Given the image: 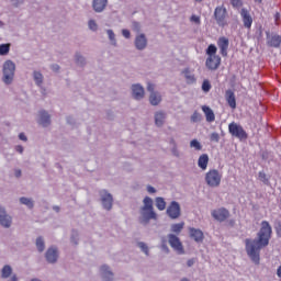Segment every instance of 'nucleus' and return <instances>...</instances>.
I'll return each instance as SVG.
<instances>
[{
    "label": "nucleus",
    "instance_id": "1",
    "mask_svg": "<svg viewBox=\"0 0 281 281\" xmlns=\"http://www.w3.org/2000/svg\"><path fill=\"white\" fill-rule=\"evenodd\" d=\"M270 238L271 225H269V222L263 221L261 223V228L258 233V238L245 239L246 254L255 265H260V251L263 247H267L269 245Z\"/></svg>",
    "mask_w": 281,
    "mask_h": 281
},
{
    "label": "nucleus",
    "instance_id": "2",
    "mask_svg": "<svg viewBox=\"0 0 281 281\" xmlns=\"http://www.w3.org/2000/svg\"><path fill=\"white\" fill-rule=\"evenodd\" d=\"M16 74V64L11 59L5 60L2 64V77L3 85L10 86L14 82V76Z\"/></svg>",
    "mask_w": 281,
    "mask_h": 281
},
{
    "label": "nucleus",
    "instance_id": "3",
    "mask_svg": "<svg viewBox=\"0 0 281 281\" xmlns=\"http://www.w3.org/2000/svg\"><path fill=\"white\" fill-rule=\"evenodd\" d=\"M205 183L209 188H218L221 186V181L223 180V173L217 169H211L205 173Z\"/></svg>",
    "mask_w": 281,
    "mask_h": 281
},
{
    "label": "nucleus",
    "instance_id": "4",
    "mask_svg": "<svg viewBox=\"0 0 281 281\" xmlns=\"http://www.w3.org/2000/svg\"><path fill=\"white\" fill-rule=\"evenodd\" d=\"M228 132L233 137H237V139H247V132L238 123H231L228 125Z\"/></svg>",
    "mask_w": 281,
    "mask_h": 281
},
{
    "label": "nucleus",
    "instance_id": "5",
    "mask_svg": "<svg viewBox=\"0 0 281 281\" xmlns=\"http://www.w3.org/2000/svg\"><path fill=\"white\" fill-rule=\"evenodd\" d=\"M168 240L170 247L173 248V251H177L179 255L186 254V250L183 249V244L181 243V239L175 234H169L168 235Z\"/></svg>",
    "mask_w": 281,
    "mask_h": 281
},
{
    "label": "nucleus",
    "instance_id": "6",
    "mask_svg": "<svg viewBox=\"0 0 281 281\" xmlns=\"http://www.w3.org/2000/svg\"><path fill=\"white\" fill-rule=\"evenodd\" d=\"M211 216L218 223H225L229 218V211L225 207L214 209Z\"/></svg>",
    "mask_w": 281,
    "mask_h": 281
},
{
    "label": "nucleus",
    "instance_id": "7",
    "mask_svg": "<svg viewBox=\"0 0 281 281\" xmlns=\"http://www.w3.org/2000/svg\"><path fill=\"white\" fill-rule=\"evenodd\" d=\"M167 215L172 221H176V218H179L181 216V205L177 201H172L169 206L167 207Z\"/></svg>",
    "mask_w": 281,
    "mask_h": 281
},
{
    "label": "nucleus",
    "instance_id": "8",
    "mask_svg": "<svg viewBox=\"0 0 281 281\" xmlns=\"http://www.w3.org/2000/svg\"><path fill=\"white\" fill-rule=\"evenodd\" d=\"M157 220V213L155 209H140V223L146 225L149 221Z\"/></svg>",
    "mask_w": 281,
    "mask_h": 281
},
{
    "label": "nucleus",
    "instance_id": "9",
    "mask_svg": "<svg viewBox=\"0 0 281 281\" xmlns=\"http://www.w3.org/2000/svg\"><path fill=\"white\" fill-rule=\"evenodd\" d=\"M101 203L104 210H111L113 207V195L108 190L100 191Z\"/></svg>",
    "mask_w": 281,
    "mask_h": 281
},
{
    "label": "nucleus",
    "instance_id": "10",
    "mask_svg": "<svg viewBox=\"0 0 281 281\" xmlns=\"http://www.w3.org/2000/svg\"><path fill=\"white\" fill-rule=\"evenodd\" d=\"M131 90H132V98H134V100H144V95H146V92L142 85L134 83L132 85Z\"/></svg>",
    "mask_w": 281,
    "mask_h": 281
},
{
    "label": "nucleus",
    "instance_id": "11",
    "mask_svg": "<svg viewBox=\"0 0 281 281\" xmlns=\"http://www.w3.org/2000/svg\"><path fill=\"white\" fill-rule=\"evenodd\" d=\"M134 45L136 49L143 52V49H146V47L148 46V38H146V35L144 33H140L136 35Z\"/></svg>",
    "mask_w": 281,
    "mask_h": 281
},
{
    "label": "nucleus",
    "instance_id": "12",
    "mask_svg": "<svg viewBox=\"0 0 281 281\" xmlns=\"http://www.w3.org/2000/svg\"><path fill=\"white\" fill-rule=\"evenodd\" d=\"M205 65L211 71H216V69L221 67V57L210 56L206 58Z\"/></svg>",
    "mask_w": 281,
    "mask_h": 281
},
{
    "label": "nucleus",
    "instance_id": "13",
    "mask_svg": "<svg viewBox=\"0 0 281 281\" xmlns=\"http://www.w3.org/2000/svg\"><path fill=\"white\" fill-rule=\"evenodd\" d=\"M0 225L7 228L12 225V217L5 212L3 206H0Z\"/></svg>",
    "mask_w": 281,
    "mask_h": 281
},
{
    "label": "nucleus",
    "instance_id": "14",
    "mask_svg": "<svg viewBox=\"0 0 281 281\" xmlns=\"http://www.w3.org/2000/svg\"><path fill=\"white\" fill-rule=\"evenodd\" d=\"M100 276L102 278V281H114L115 278L113 276V271H111V268L109 266L104 265L100 268Z\"/></svg>",
    "mask_w": 281,
    "mask_h": 281
},
{
    "label": "nucleus",
    "instance_id": "15",
    "mask_svg": "<svg viewBox=\"0 0 281 281\" xmlns=\"http://www.w3.org/2000/svg\"><path fill=\"white\" fill-rule=\"evenodd\" d=\"M227 14V10L223 7H217L214 12V16L218 23V25H225V16Z\"/></svg>",
    "mask_w": 281,
    "mask_h": 281
},
{
    "label": "nucleus",
    "instance_id": "16",
    "mask_svg": "<svg viewBox=\"0 0 281 281\" xmlns=\"http://www.w3.org/2000/svg\"><path fill=\"white\" fill-rule=\"evenodd\" d=\"M182 78H184L187 85H194L196 82V77L194 76V71L190 68H184L181 71Z\"/></svg>",
    "mask_w": 281,
    "mask_h": 281
},
{
    "label": "nucleus",
    "instance_id": "17",
    "mask_svg": "<svg viewBox=\"0 0 281 281\" xmlns=\"http://www.w3.org/2000/svg\"><path fill=\"white\" fill-rule=\"evenodd\" d=\"M189 236L192 238L195 243H203V231L194 227H189Z\"/></svg>",
    "mask_w": 281,
    "mask_h": 281
},
{
    "label": "nucleus",
    "instance_id": "18",
    "mask_svg": "<svg viewBox=\"0 0 281 281\" xmlns=\"http://www.w3.org/2000/svg\"><path fill=\"white\" fill-rule=\"evenodd\" d=\"M240 16L243 19L244 26H246L249 30L254 23V18H251V14L247 9H241Z\"/></svg>",
    "mask_w": 281,
    "mask_h": 281
},
{
    "label": "nucleus",
    "instance_id": "19",
    "mask_svg": "<svg viewBox=\"0 0 281 281\" xmlns=\"http://www.w3.org/2000/svg\"><path fill=\"white\" fill-rule=\"evenodd\" d=\"M106 5H109V0H92V10L97 13L106 10Z\"/></svg>",
    "mask_w": 281,
    "mask_h": 281
},
{
    "label": "nucleus",
    "instance_id": "20",
    "mask_svg": "<svg viewBox=\"0 0 281 281\" xmlns=\"http://www.w3.org/2000/svg\"><path fill=\"white\" fill-rule=\"evenodd\" d=\"M37 122L41 126H43L44 128H47V126L52 124V119L49 117V114L47 112L41 111Z\"/></svg>",
    "mask_w": 281,
    "mask_h": 281
},
{
    "label": "nucleus",
    "instance_id": "21",
    "mask_svg": "<svg viewBox=\"0 0 281 281\" xmlns=\"http://www.w3.org/2000/svg\"><path fill=\"white\" fill-rule=\"evenodd\" d=\"M217 47L220 48L222 56H227L229 40L227 37H220L217 41Z\"/></svg>",
    "mask_w": 281,
    "mask_h": 281
},
{
    "label": "nucleus",
    "instance_id": "22",
    "mask_svg": "<svg viewBox=\"0 0 281 281\" xmlns=\"http://www.w3.org/2000/svg\"><path fill=\"white\" fill-rule=\"evenodd\" d=\"M46 260L47 262L54 263L56 260H58V249L55 247L48 248L46 251Z\"/></svg>",
    "mask_w": 281,
    "mask_h": 281
},
{
    "label": "nucleus",
    "instance_id": "23",
    "mask_svg": "<svg viewBox=\"0 0 281 281\" xmlns=\"http://www.w3.org/2000/svg\"><path fill=\"white\" fill-rule=\"evenodd\" d=\"M210 164V156L207 154H202L198 159V167L203 171L207 170V165Z\"/></svg>",
    "mask_w": 281,
    "mask_h": 281
},
{
    "label": "nucleus",
    "instance_id": "24",
    "mask_svg": "<svg viewBox=\"0 0 281 281\" xmlns=\"http://www.w3.org/2000/svg\"><path fill=\"white\" fill-rule=\"evenodd\" d=\"M267 41H268V45H270V47H280V45H281V36L280 35L270 36L269 33H267Z\"/></svg>",
    "mask_w": 281,
    "mask_h": 281
},
{
    "label": "nucleus",
    "instance_id": "25",
    "mask_svg": "<svg viewBox=\"0 0 281 281\" xmlns=\"http://www.w3.org/2000/svg\"><path fill=\"white\" fill-rule=\"evenodd\" d=\"M149 104H151V106H159V104H161V93L151 92L149 94Z\"/></svg>",
    "mask_w": 281,
    "mask_h": 281
},
{
    "label": "nucleus",
    "instance_id": "26",
    "mask_svg": "<svg viewBox=\"0 0 281 281\" xmlns=\"http://www.w3.org/2000/svg\"><path fill=\"white\" fill-rule=\"evenodd\" d=\"M202 111L205 115L206 122H214L216 120V115H214V111L211 110L207 105H202Z\"/></svg>",
    "mask_w": 281,
    "mask_h": 281
},
{
    "label": "nucleus",
    "instance_id": "27",
    "mask_svg": "<svg viewBox=\"0 0 281 281\" xmlns=\"http://www.w3.org/2000/svg\"><path fill=\"white\" fill-rule=\"evenodd\" d=\"M226 101L228 106H231V109H236V94H234V91L232 90L226 91Z\"/></svg>",
    "mask_w": 281,
    "mask_h": 281
},
{
    "label": "nucleus",
    "instance_id": "28",
    "mask_svg": "<svg viewBox=\"0 0 281 281\" xmlns=\"http://www.w3.org/2000/svg\"><path fill=\"white\" fill-rule=\"evenodd\" d=\"M164 122H166V112L158 111L155 113V124L156 126H164Z\"/></svg>",
    "mask_w": 281,
    "mask_h": 281
},
{
    "label": "nucleus",
    "instance_id": "29",
    "mask_svg": "<svg viewBox=\"0 0 281 281\" xmlns=\"http://www.w3.org/2000/svg\"><path fill=\"white\" fill-rule=\"evenodd\" d=\"M140 210H154L153 199L150 196H145L143 200V206Z\"/></svg>",
    "mask_w": 281,
    "mask_h": 281
},
{
    "label": "nucleus",
    "instance_id": "30",
    "mask_svg": "<svg viewBox=\"0 0 281 281\" xmlns=\"http://www.w3.org/2000/svg\"><path fill=\"white\" fill-rule=\"evenodd\" d=\"M183 227H186V223H183V222L172 224L171 225V232L173 234H179L180 232H183Z\"/></svg>",
    "mask_w": 281,
    "mask_h": 281
},
{
    "label": "nucleus",
    "instance_id": "31",
    "mask_svg": "<svg viewBox=\"0 0 281 281\" xmlns=\"http://www.w3.org/2000/svg\"><path fill=\"white\" fill-rule=\"evenodd\" d=\"M12 276V267L9 265L4 266L1 270V278L8 279Z\"/></svg>",
    "mask_w": 281,
    "mask_h": 281
},
{
    "label": "nucleus",
    "instance_id": "32",
    "mask_svg": "<svg viewBox=\"0 0 281 281\" xmlns=\"http://www.w3.org/2000/svg\"><path fill=\"white\" fill-rule=\"evenodd\" d=\"M33 79L35 85H37V87H42L43 85V74H41L40 71H34L33 72Z\"/></svg>",
    "mask_w": 281,
    "mask_h": 281
},
{
    "label": "nucleus",
    "instance_id": "33",
    "mask_svg": "<svg viewBox=\"0 0 281 281\" xmlns=\"http://www.w3.org/2000/svg\"><path fill=\"white\" fill-rule=\"evenodd\" d=\"M155 201L157 210L164 212V210H166V200H164V198H156Z\"/></svg>",
    "mask_w": 281,
    "mask_h": 281
},
{
    "label": "nucleus",
    "instance_id": "34",
    "mask_svg": "<svg viewBox=\"0 0 281 281\" xmlns=\"http://www.w3.org/2000/svg\"><path fill=\"white\" fill-rule=\"evenodd\" d=\"M20 203H22V205H26L29 210H32V207H34V201L30 198H20Z\"/></svg>",
    "mask_w": 281,
    "mask_h": 281
},
{
    "label": "nucleus",
    "instance_id": "35",
    "mask_svg": "<svg viewBox=\"0 0 281 281\" xmlns=\"http://www.w3.org/2000/svg\"><path fill=\"white\" fill-rule=\"evenodd\" d=\"M88 27L91 32H98V30H99L98 22L93 19L89 20L88 21Z\"/></svg>",
    "mask_w": 281,
    "mask_h": 281
},
{
    "label": "nucleus",
    "instance_id": "36",
    "mask_svg": "<svg viewBox=\"0 0 281 281\" xmlns=\"http://www.w3.org/2000/svg\"><path fill=\"white\" fill-rule=\"evenodd\" d=\"M190 148H194V150H203V145L198 139H192L190 142Z\"/></svg>",
    "mask_w": 281,
    "mask_h": 281
},
{
    "label": "nucleus",
    "instance_id": "37",
    "mask_svg": "<svg viewBox=\"0 0 281 281\" xmlns=\"http://www.w3.org/2000/svg\"><path fill=\"white\" fill-rule=\"evenodd\" d=\"M10 54V44L0 45V56H8Z\"/></svg>",
    "mask_w": 281,
    "mask_h": 281
},
{
    "label": "nucleus",
    "instance_id": "38",
    "mask_svg": "<svg viewBox=\"0 0 281 281\" xmlns=\"http://www.w3.org/2000/svg\"><path fill=\"white\" fill-rule=\"evenodd\" d=\"M170 144L172 145L171 154L173 155V157H181V153L179 151V148H177V143L175 142V139H171Z\"/></svg>",
    "mask_w": 281,
    "mask_h": 281
},
{
    "label": "nucleus",
    "instance_id": "39",
    "mask_svg": "<svg viewBox=\"0 0 281 281\" xmlns=\"http://www.w3.org/2000/svg\"><path fill=\"white\" fill-rule=\"evenodd\" d=\"M106 34H108L109 40L111 41L112 45L114 47H116L117 46V40H115V33L113 32V30H108Z\"/></svg>",
    "mask_w": 281,
    "mask_h": 281
},
{
    "label": "nucleus",
    "instance_id": "40",
    "mask_svg": "<svg viewBox=\"0 0 281 281\" xmlns=\"http://www.w3.org/2000/svg\"><path fill=\"white\" fill-rule=\"evenodd\" d=\"M211 89H212V83H210V80L205 79L202 83V91L204 93H210Z\"/></svg>",
    "mask_w": 281,
    "mask_h": 281
},
{
    "label": "nucleus",
    "instance_id": "41",
    "mask_svg": "<svg viewBox=\"0 0 281 281\" xmlns=\"http://www.w3.org/2000/svg\"><path fill=\"white\" fill-rule=\"evenodd\" d=\"M216 52H217V48L214 44L209 45V47L206 49V54L209 57L210 56H218V55H216Z\"/></svg>",
    "mask_w": 281,
    "mask_h": 281
},
{
    "label": "nucleus",
    "instance_id": "42",
    "mask_svg": "<svg viewBox=\"0 0 281 281\" xmlns=\"http://www.w3.org/2000/svg\"><path fill=\"white\" fill-rule=\"evenodd\" d=\"M258 179H259V181H261L266 186H269V178H267V173L266 172L260 171L258 173Z\"/></svg>",
    "mask_w": 281,
    "mask_h": 281
},
{
    "label": "nucleus",
    "instance_id": "43",
    "mask_svg": "<svg viewBox=\"0 0 281 281\" xmlns=\"http://www.w3.org/2000/svg\"><path fill=\"white\" fill-rule=\"evenodd\" d=\"M36 248L38 251H45V241L41 237L36 239Z\"/></svg>",
    "mask_w": 281,
    "mask_h": 281
},
{
    "label": "nucleus",
    "instance_id": "44",
    "mask_svg": "<svg viewBox=\"0 0 281 281\" xmlns=\"http://www.w3.org/2000/svg\"><path fill=\"white\" fill-rule=\"evenodd\" d=\"M137 247H139V249L144 252L145 256H148V245H146V243L139 241L137 244Z\"/></svg>",
    "mask_w": 281,
    "mask_h": 281
},
{
    "label": "nucleus",
    "instance_id": "45",
    "mask_svg": "<svg viewBox=\"0 0 281 281\" xmlns=\"http://www.w3.org/2000/svg\"><path fill=\"white\" fill-rule=\"evenodd\" d=\"M75 60L77 65H85V57L80 53L75 55Z\"/></svg>",
    "mask_w": 281,
    "mask_h": 281
},
{
    "label": "nucleus",
    "instance_id": "46",
    "mask_svg": "<svg viewBox=\"0 0 281 281\" xmlns=\"http://www.w3.org/2000/svg\"><path fill=\"white\" fill-rule=\"evenodd\" d=\"M203 120V115L199 112H194L191 116V122H201Z\"/></svg>",
    "mask_w": 281,
    "mask_h": 281
},
{
    "label": "nucleus",
    "instance_id": "47",
    "mask_svg": "<svg viewBox=\"0 0 281 281\" xmlns=\"http://www.w3.org/2000/svg\"><path fill=\"white\" fill-rule=\"evenodd\" d=\"M210 139H211V142L218 143V140L221 139V136L218 135V133L214 132L211 134Z\"/></svg>",
    "mask_w": 281,
    "mask_h": 281
},
{
    "label": "nucleus",
    "instance_id": "48",
    "mask_svg": "<svg viewBox=\"0 0 281 281\" xmlns=\"http://www.w3.org/2000/svg\"><path fill=\"white\" fill-rule=\"evenodd\" d=\"M233 8H240L243 5V0H231Z\"/></svg>",
    "mask_w": 281,
    "mask_h": 281
},
{
    "label": "nucleus",
    "instance_id": "49",
    "mask_svg": "<svg viewBox=\"0 0 281 281\" xmlns=\"http://www.w3.org/2000/svg\"><path fill=\"white\" fill-rule=\"evenodd\" d=\"M134 32H139V30H142V25H139L138 22H133V25H132Z\"/></svg>",
    "mask_w": 281,
    "mask_h": 281
},
{
    "label": "nucleus",
    "instance_id": "50",
    "mask_svg": "<svg viewBox=\"0 0 281 281\" xmlns=\"http://www.w3.org/2000/svg\"><path fill=\"white\" fill-rule=\"evenodd\" d=\"M191 21L192 23H196V25H199L201 23V18L198 15H192Z\"/></svg>",
    "mask_w": 281,
    "mask_h": 281
},
{
    "label": "nucleus",
    "instance_id": "51",
    "mask_svg": "<svg viewBox=\"0 0 281 281\" xmlns=\"http://www.w3.org/2000/svg\"><path fill=\"white\" fill-rule=\"evenodd\" d=\"M122 35L124 36V38H131V31L123 29Z\"/></svg>",
    "mask_w": 281,
    "mask_h": 281
},
{
    "label": "nucleus",
    "instance_id": "52",
    "mask_svg": "<svg viewBox=\"0 0 281 281\" xmlns=\"http://www.w3.org/2000/svg\"><path fill=\"white\" fill-rule=\"evenodd\" d=\"M147 192L148 194H155L157 192V189H155L153 186H147Z\"/></svg>",
    "mask_w": 281,
    "mask_h": 281
},
{
    "label": "nucleus",
    "instance_id": "53",
    "mask_svg": "<svg viewBox=\"0 0 281 281\" xmlns=\"http://www.w3.org/2000/svg\"><path fill=\"white\" fill-rule=\"evenodd\" d=\"M147 91H149V93L155 92V85L148 83V85H147Z\"/></svg>",
    "mask_w": 281,
    "mask_h": 281
},
{
    "label": "nucleus",
    "instance_id": "54",
    "mask_svg": "<svg viewBox=\"0 0 281 281\" xmlns=\"http://www.w3.org/2000/svg\"><path fill=\"white\" fill-rule=\"evenodd\" d=\"M161 249H162V251H164L165 254H169V252H170V248H168V245H166V244H162V245H161Z\"/></svg>",
    "mask_w": 281,
    "mask_h": 281
},
{
    "label": "nucleus",
    "instance_id": "55",
    "mask_svg": "<svg viewBox=\"0 0 281 281\" xmlns=\"http://www.w3.org/2000/svg\"><path fill=\"white\" fill-rule=\"evenodd\" d=\"M15 150H16V153H20V155H23V146H21V145H18V146H15Z\"/></svg>",
    "mask_w": 281,
    "mask_h": 281
},
{
    "label": "nucleus",
    "instance_id": "56",
    "mask_svg": "<svg viewBox=\"0 0 281 281\" xmlns=\"http://www.w3.org/2000/svg\"><path fill=\"white\" fill-rule=\"evenodd\" d=\"M19 139H21L22 142H26L27 140V136H25V134L20 133L19 134Z\"/></svg>",
    "mask_w": 281,
    "mask_h": 281
},
{
    "label": "nucleus",
    "instance_id": "57",
    "mask_svg": "<svg viewBox=\"0 0 281 281\" xmlns=\"http://www.w3.org/2000/svg\"><path fill=\"white\" fill-rule=\"evenodd\" d=\"M50 69H52L53 71H58V70L60 69V66H58V64H55V65H52V66H50Z\"/></svg>",
    "mask_w": 281,
    "mask_h": 281
},
{
    "label": "nucleus",
    "instance_id": "58",
    "mask_svg": "<svg viewBox=\"0 0 281 281\" xmlns=\"http://www.w3.org/2000/svg\"><path fill=\"white\" fill-rule=\"evenodd\" d=\"M14 175H15V177H21V169H15L14 170Z\"/></svg>",
    "mask_w": 281,
    "mask_h": 281
},
{
    "label": "nucleus",
    "instance_id": "59",
    "mask_svg": "<svg viewBox=\"0 0 281 281\" xmlns=\"http://www.w3.org/2000/svg\"><path fill=\"white\" fill-rule=\"evenodd\" d=\"M277 276H278V278L281 279V266H279L277 269Z\"/></svg>",
    "mask_w": 281,
    "mask_h": 281
},
{
    "label": "nucleus",
    "instance_id": "60",
    "mask_svg": "<svg viewBox=\"0 0 281 281\" xmlns=\"http://www.w3.org/2000/svg\"><path fill=\"white\" fill-rule=\"evenodd\" d=\"M9 281H19V278L16 277V274H13V276L9 279Z\"/></svg>",
    "mask_w": 281,
    "mask_h": 281
},
{
    "label": "nucleus",
    "instance_id": "61",
    "mask_svg": "<svg viewBox=\"0 0 281 281\" xmlns=\"http://www.w3.org/2000/svg\"><path fill=\"white\" fill-rule=\"evenodd\" d=\"M187 265H188V267H192V265H194V260L193 259H189L187 261Z\"/></svg>",
    "mask_w": 281,
    "mask_h": 281
},
{
    "label": "nucleus",
    "instance_id": "62",
    "mask_svg": "<svg viewBox=\"0 0 281 281\" xmlns=\"http://www.w3.org/2000/svg\"><path fill=\"white\" fill-rule=\"evenodd\" d=\"M71 243H74L75 245H78V241H75L74 237L71 238Z\"/></svg>",
    "mask_w": 281,
    "mask_h": 281
},
{
    "label": "nucleus",
    "instance_id": "63",
    "mask_svg": "<svg viewBox=\"0 0 281 281\" xmlns=\"http://www.w3.org/2000/svg\"><path fill=\"white\" fill-rule=\"evenodd\" d=\"M276 19H280V13H277Z\"/></svg>",
    "mask_w": 281,
    "mask_h": 281
},
{
    "label": "nucleus",
    "instance_id": "64",
    "mask_svg": "<svg viewBox=\"0 0 281 281\" xmlns=\"http://www.w3.org/2000/svg\"><path fill=\"white\" fill-rule=\"evenodd\" d=\"M257 3H262V0H255Z\"/></svg>",
    "mask_w": 281,
    "mask_h": 281
}]
</instances>
